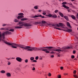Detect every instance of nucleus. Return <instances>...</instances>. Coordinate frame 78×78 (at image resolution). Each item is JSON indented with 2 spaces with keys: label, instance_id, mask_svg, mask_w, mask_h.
Returning <instances> with one entry per match:
<instances>
[{
  "label": "nucleus",
  "instance_id": "obj_1",
  "mask_svg": "<svg viewBox=\"0 0 78 78\" xmlns=\"http://www.w3.org/2000/svg\"><path fill=\"white\" fill-rule=\"evenodd\" d=\"M11 46H12L11 47L13 48H17L16 47H18L20 48H21L24 50H26L28 51H33V50L34 51H36V50H44V48H50V47H41L39 48H34L33 47H31L28 46H25L22 45L17 44H14L12 43H11Z\"/></svg>",
  "mask_w": 78,
  "mask_h": 78
},
{
  "label": "nucleus",
  "instance_id": "obj_2",
  "mask_svg": "<svg viewBox=\"0 0 78 78\" xmlns=\"http://www.w3.org/2000/svg\"><path fill=\"white\" fill-rule=\"evenodd\" d=\"M17 25H18L19 26H15V28L17 29H20V28H22L23 26L24 27H31V25L30 23H27L23 22L20 21L19 22V23H17Z\"/></svg>",
  "mask_w": 78,
  "mask_h": 78
},
{
  "label": "nucleus",
  "instance_id": "obj_3",
  "mask_svg": "<svg viewBox=\"0 0 78 78\" xmlns=\"http://www.w3.org/2000/svg\"><path fill=\"white\" fill-rule=\"evenodd\" d=\"M12 33L9 31H6L4 32L2 34V32L0 31V39H5V34H11Z\"/></svg>",
  "mask_w": 78,
  "mask_h": 78
},
{
  "label": "nucleus",
  "instance_id": "obj_4",
  "mask_svg": "<svg viewBox=\"0 0 78 78\" xmlns=\"http://www.w3.org/2000/svg\"><path fill=\"white\" fill-rule=\"evenodd\" d=\"M70 48H72V47H66L64 48H62L63 50H61L59 49H52V51H58L59 53H60L59 51H64L65 50H66V49H69Z\"/></svg>",
  "mask_w": 78,
  "mask_h": 78
},
{
  "label": "nucleus",
  "instance_id": "obj_5",
  "mask_svg": "<svg viewBox=\"0 0 78 78\" xmlns=\"http://www.w3.org/2000/svg\"><path fill=\"white\" fill-rule=\"evenodd\" d=\"M18 16H17V19L18 20L22 19V18H23L24 16H23V13H20L18 14Z\"/></svg>",
  "mask_w": 78,
  "mask_h": 78
},
{
  "label": "nucleus",
  "instance_id": "obj_6",
  "mask_svg": "<svg viewBox=\"0 0 78 78\" xmlns=\"http://www.w3.org/2000/svg\"><path fill=\"white\" fill-rule=\"evenodd\" d=\"M16 60L20 62H21L23 61V59L20 57H16Z\"/></svg>",
  "mask_w": 78,
  "mask_h": 78
},
{
  "label": "nucleus",
  "instance_id": "obj_7",
  "mask_svg": "<svg viewBox=\"0 0 78 78\" xmlns=\"http://www.w3.org/2000/svg\"><path fill=\"white\" fill-rule=\"evenodd\" d=\"M48 47H50L48 48L49 51H52V50H51V48H52L53 50H56V48L53 47L49 46Z\"/></svg>",
  "mask_w": 78,
  "mask_h": 78
},
{
  "label": "nucleus",
  "instance_id": "obj_8",
  "mask_svg": "<svg viewBox=\"0 0 78 78\" xmlns=\"http://www.w3.org/2000/svg\"><path fill=\"white\" fill-rule=\"evenodd\" d=\"M6 75L7 77V78H9V77H11V73H7L6 74Z\"/></svg>",
  "mask_w": 78,
  "mask_h": 78
},
{
  "label": "nucleus",
  "instance_id": "obj_9",
  "mask_svg": "<svg viewBox=\"0 0 78 78\" xmlns=\"http://www.w3.org/2000/svg\"><path fill=\"white\" fill-rule=\"evenodd\" d=\"M65 31H67L68 33H70L72 31V29H68L67 30H64Z\"/></svg>",
  "mask_w": 78,
  "mask_h": 78
},
{
  "label": "nucleus",
  "instance_id": "obj_10",
  "mask_svg": "<svg viewBox=\"0 0 78 78\" xmlns=\"http://www.w3.org/2000/svg\"><path fill=\"white\" fill-rule=\"evenodd\" d=\"M8 28L7 27H2L0 29V30H9Z\"/></svg>",
  "mask_w": 78,
  "mask_h": 78
},
{
  "label": "nucleus",
  "instance_id": "obj_11",
  "mask_svg": "<svg viewBox=\"0 0 78 78\" xmlns=\"http://www.w3.org/2000/svg\"><path fill=\"white\" fill-rule=\"evenodd\" d=\"M41 22L39 21H35L34 22V24L35 25H37V24H41Z\"/></svg>",
  "mask_w": 78,
  "mask_h": 78
},
{
  "label": "nucleus",
  "instance_id": "obj_12",
  "mask_svg": "<svg viewBox=\"0 0 78 78\" xmlns=\"http://www.w3.org/2000/svg\"><path fill=\"white\" fill-rule=\"evenodd\" d=\"M59 27H61L62 28H64V25L61 23H59Z\"/></svg>",
  "mask_w": 78,
  "mask_h": 78
},
{
  "label": "nucleus",
  "instance_id": "obj_13",
  "mask_svg": "<svg viewBox=\"0 0 78 78\" xmlns=\"http://www.w3.org/2000/svg\"><path fill=\"white\" fill-rule=\"evenodd\" d=\"M7 28H8L9 30H7V31H11L12 32H14V29H9V27H8Z\"/></svg>",
  "mask_w": 78,
  "mask_h": 78
},
{
  "label": "nucleus",
  "instance_id": "obj_14",
  "mask_svg": "<svg viewBox=\"0 0 78 78\" xmlns=\"http://www.w3.org/2000/svg\"><path fill=\"white\" fill-rule=\"evenodd\" d=\"M63 17L64 18V19H66V20L67 21H69V17L67 16H64Z\"/></svg>",
  "mask_w": 78,
  "mask_h": 78
},
{
  "label": "nucleus",
  "instance_id": "obj_15",
  "mask_svg": "<svg viewBox=\"0 0 78 78\" xmlns=\"http://www.w3.org/2000/svg\"><path fill=\"white\" fill-rule=\"evenodd\" d=\"M52 27H59V24H54L52 25Z\"/></svg>",
  "mask_w": 78,
  "mask_h": 78
},
{
  "label": "nucleus",
  "instance_id": "obj_16",
  "mask_svg": "<svg viewBox=\"0 0 78 78\" xmlns=\"http://www.w3.org/2000/svg\"><path fill=\"white\" fill-rule=\"evenodd\" d=\"M28 20V19L27 18H23L21 19V21H24V20Z\"/></svg>",
  "mask_w": 78,
  "mask_h": 78
},
{
  "label": "nucleus",
  "instance_id": "obj_17",
  "mask_svg": "<svg viewBox=\"0 0 78 78\" xmlns=\"http://www.w3.org/2000/svg\"><path fill=\"white\" fill-rule=\"evenodd\" d=\"M67 26H68V27H69V28H72V27L70 26V23H69V22H67Z\"/></svg>",
  "mask_w": 78,
  "mask_h": 78
},
{
  "label": "nucleus",
  "instance_id": "obj_18",
  "mask_svg": "<svg viewBox=\"0 0 78 78\" xmlns=\"http://www.w3.org/2000/svg\"><path fill=\"white\" fill-rule=\"evenodd\" d=\"M38 8H39V5H35L34 6V8L35 9H38Z\"/></svg>",
  "mask_w": 78,
  "mask_h": 78
},
{
  "label": "nucleus",
  "instance_id": "obj_19",
  "mask_svg": "<svg viewBox=\"0 0 78 78\" xmlns=\"http://www.w3.org/2000/svg\"><path fill=\"white\" fill-rule=\"evenodd\" d=\"M62 6H63V7H64L65 8H66V9H69V7L67 6H66V5H64Z\"/></svg>",
  "mask_w": 78,
  "mask_h": 78
},
{
  "label": "nucleus",
  "instance_id": "obj_20",
  "mask_svg": "<svg viewBox=\"0 0 78 78\" xmlns=\"http://www.w3.org/2000/svg\"><path fill=\"white\" fill-rule=\"evenodd\" d=\"M73 76L74 78H78V75L75 74H73Z\"/></svg>",
  "mask_w": 78,
  "mask_h": 78
},
{
  "label": "nucleus",
  "instance_id": "obj_21",
  "mask_svg": "<svg viewBox=\"0 0 78 78\" xmlns=\"http://www.w3.org/2000/svg\"><path fill=\"white\" fill-rule=\"evenodd\" d=\"M59 14L60 16H61V17H64V15L61 12H59Z\"/></svg>",
  "mask_w": 78,
  "mask_h": 78
},
{
  "label": "nucleus",
  "instance_id": "obj_22",
  "mask_svg": "<svg viewBox=\"0 0 78 78\" xmlns=\"http://www.w3.org/2000/svg\"><path fill=\"white\" fill-rule=\"evenodd\" d=\"M0 72L2 73H5V70H2L0 71Z\"/></svg>",
  "mask_w": 78,
  "mask_h": 78
},
{
  "label": "nucleus",
  "instance_id": "obj_23",
  "mask_svg": "<svg viewBox=\"0 0 78 78\" xmlns=\"http://www.w3.org/2000/svg\"><path fill=\"white\" fill-rule=\"evenodd\" d=\"M52 17H53L54 18H56L57 17V16H56V15H52Z\"/></svg>",
  "mask_w": 78,
  "mask_h": 78
},
{
  "label": "nucleus",
  "instance_id": "obj_24",
  "mask_svg": "<svg viewBox=\"0 0 78 78\" xmlns=\"http://www.w3.org/2000/svg\"><path fill=\"white\" fill-rule=\"evenodd\" d=\"M14 22H19V20H18L17 19H15L14 20Z\"/></svg>",
  "mask_w": 78,
  "mask_h": 78
},
{
  "label": "nucleus",
  "instance_id": "obj_25",
  "mask_svg": "<svg viewBox=\"0 0 78 78\" xmlns=\"http://www.w3.org/2000/svg\"><path fill=\"white\" fill-rule=\"evenodd\" d=\"M34 57H32L30 58V60L31 61H33V60H34Z\"/></svg>",
  "mask_w": 78,
  "mask_h": 78
},
{
  "label": "nucleus",
  "instance_id": "obj_26",
  "mask_svg": "<svg viewBox=\"0 0 78 78\" xmlns=\"http://www.w3.org/2000/svg\"><path fill=\"white\" fill-rule=\"evenodd\" d=\"M58 78H61V75L59 74L57 76Z\"/></svg>",
  "mask_w": 78,
  "mask_h": 78
},
{
  "label": "nucleus",
  "instance_id": "obj_27",
  "mask_svg": "<svg viewBox=\"0 0 78 78\" xmlns=\"http://www.w3.org/2000/svg\"><path fill=\"white\" fill-rule=\"evenodd\" d=\"M25 63H28V59H26L25 60Z\"/></svg>",
  "mask_w": 78,
  "mask_h": 78
},
{
  "label": "nucleus",
  "instance_id": "obj_28",
  "mask_svg": "<svg viewBox=\"0 0 78 78\" xmlns=\"http://www.w3.org/2000/svg\"><path fill=\"white\" fill-rule=\"evenodd\" d=\"M71 17L72 18V19H75V16L73 15H72L71 16Z\"/></svg>",
  "mask_w": 78,
  "mask_h": 78
},
{
  "label": "nucleus",
  "instance_id": "obj_29",
  "mask_svg": "<svg viewBox=\"0 0 78 78\" xmlns=\"http://www.w3.org/2000/svg\"><path fill=\"white\" fill-rule=\"evenodd\" d=\"M73 73L74 74H75L76 73V70H74L73 71Z\"/></svg>",
  "mask_w": 78,
  "mask_h": 78
},
{
  "label": "nucleus",
  "instance_id": "obj_30",
  "mask_svg": "<svg viewBox=\"0 0 78 78\" xmlns=\"http://www.w3.org/2000/svg\"><path fill=\"white\" fill-rule=\"evenodd\" d=\"M42 14L43 15H45L46 14V12L45 11H44L43 12V13H42Z\"/></svg>",
  "mask_w": 78,
  "mask_h": 78
},
{
  "label": "nucleus",
  "instance_id": "obj_31",
  "mask_svg": "<svg viewBox=\"0 0 78 78\" xmlns=\"http://www.w3.org/2000/svg\"><path fill=\"white\" fill-rule=\"evenodd\" d=\"M41 23H46V22H45V21L44 20L42 21Z\"/></svg>",
  "mask_w": 78,
  "mask_h": 78
},
{
  "label": "nucleus",
  "instance_id": "obj_32",
  "mask_svg": "<svg viewBox=\"0 0 78 78\" xmlns=\"http://www.w3.org/2000/svg\"><path fill=\"white\" fill-rule=\"evenodd\" d=\"M71 57L72 59H74V58H75V56L73 55H71Z\"/></svg>",
  "mask_w": 78,
  "mask_h": 78
},
{
  "label": "nucleus",
  "instance_id": "obj_33",
  "mask_svg": "<svg viewBox=\"0 0 78 78\" xmlns=\"http://www.w3.org/2000/svg\"><path fill=\"white\" fill-rule=\"evenodd\" d=\"M67 2H64L62 3V5H66Z\"/></svg>",
  "mask_w": 78,
  "mask_h": 78
},
{
  "label": "nucleus",
  "instance_id": "obj_34",
  "mask_svg": "<svg viewBox=\"0 0 78 78\" xmlns=\"http://www.w3.org/2000/svg\"><path fill=\"white\" fill-rule=\"evenodd\" d=\"M48 17H52V15H51V14H49L48 15Z\"/></svg>",
  "mask_w": 78,
  "mask_h": 78
},
{
  "label": "nucleus",
  "instance_id": "obj_35",
  "mask_svg": "<svg viewBox=\"0 0 78 78\" xmlns=\"http://www.w3.org/2000/svg\"><path fill=\"white\" fill-rule=\"evenodd\" d=\"M48 51V49H44L42 50V51H44V52H45V51Z\"/></svg>",
  "mask_w": 78,
  "mask_h": 78
},
{
  "label": "nucleus",
  "instance_id": "obj_36",
  "mask_svg": "<svg viewBox=\"0 0 78 78\" xmlns=\"http://www.w3.org/2000/svg\"><path fill=\"white\" fill-rule=\"evenodd\" d=\"M6 25H7V24L4 23L2 25V27H5V26H6Z\"/></svg>",
  "mask_w": 78,
  "mask_h": 78
},
{
  "label": "nucleus",
  "instance_id": "obj_37",
  "mask_svg": "<svg viewBox=\"0 0 78 78\" xmlns=\"http://www.w3.org/2000/svg\"><path fill=\"white\" fill-rule=\"evenodd\" d=\"M36 17H39V16H38H38L35 15V16L33 17V18H36Z\"/></svg>",
  "mask_w": 78,
  "mask_h": 78
},
{
  "label": "nucleus",
  "instance_id": "obj_38",
  "mask_svg": "<svg viewBox=\"0 0 78 78\" xmlns=\"http://www.w3.org/2000/svg\"><path fill=\"white\" fill-rule=\"evenodd\" d=\"M39 59V56H37L35 57V59L36 60H37Z\"/></svg>",
  "mask_w": 78,
  "mask_h": 78
},
{
  "label": "nucleus",
  "instance_id": "obj_39",
  "mask_svg": "<svg viewBox=\"0 0 78 78\" xmlns=\"http://www.w3.org/2000/svg\"><path fill=\"white\" fill-rule=\"evenodd\" d=\"M48 76H51V73H49L48 74Z\"/></svg>",
  "mask_w": 78,
  "mask_h": 78
},
{
  "label": "nucleus",
  "instance_id": "obj_40",
  "mask_svg": "<svg viewBox=\"0 0 78 78\" xmlns=\"http://www.w3.org/2000/svg\"><path fill=\"white\" fill-rule=\"evenodd\" d=\"M57 55L58 57H61V55L59 53H57Z\"/></svg>",
  "mask_w": 78,
  "mask_h": 78
},
{
  "label": "nucleus",
  "instance_id": "obj_41",
  "mask_svg": "<svg viewBox=\"0 0 78 78\" xmlns=\"http://www.w3.org/2000/svg\"><path fill=\"white\" fill-rule=\"evenodd\" d=\"M54 28H56V29H57V30H61V29L59 28H58L57 27H54Z\"/></svg>",
  "mask_w": 78,
  "mask_h": 78
},
{
  "label": "nucleus",
  "instance_id": "obj_42",
  "mask_svg": "<svg viewBox=\"0 0 78 78\" xmlns=\"http://www.w3.org/2000/svg\"><path fill=\"white\" fill-rule=\"evenodd\" d=\"M57 12H58V10H55V13H57Z\"/></svg>",
  "mask_w": 78,
  "mask_h": 78
},
{
  "label": "nucleus",
  "instance_id": "obj_43",
  "mask_svg": "<svg viewBox=\"0 0 78 78\" xmlns=\"http://www.w3.org/2000/svg\"><path fill=\"white\" fill-rule=\"evenodd\" d=\"M33 62H37V60H34L33 61Z\"/></svg>",
  "mask_w": 78,
  "mask_h": 78
},
{
  "label": "nucleus",
  "instance_id": "obj_44",
  "mask_svg": "<svg viewBox=\"0 0 78 78\" xmlns=\"http://www.w3.org/2000/svg\"><path fill=\"white\" fill-rule=\"evenodd\" d=\"M51 54H55V52L53 51H52L51 52Z\"/></svg>",
  "mask_w": 78,
  "mask_h": 78
},
{
  "label": "nucleus",
  "instance_id": "obj_45",
  "mask_svg": "<svg viewBox=\"0 0 78 78\" xmlns=\"http://www.w3.org/2000/svg\"><path fill=\"white\" fill-rule=\"evenodd\" d=\"M54 56L53 55H51V57L52 58H53V57H54Z\"/></svg>",
  "mask_w": 78,
  "mask_h": 78
},
{
  "label": "nucleus",
  "instance_id": "obj_46",
  "mask_svg": "<svg viewBox=\"0 0 78 78\" xmlns=\"http://www.w3.org/2000/svg\"><path fill=\"white\" fill-rule=\"evenodd\" d=\"M45 53H50V51H45Z\"/></svg>",
  "mask_w": 78,
  "mask_h": 78
},
{
  "label": "nucleus",
  "instance_id": "obj_47",
  "mask_svg": "<svg viewBox=\"0 0 78 78\" xmlns=\"http://www.w3.org/2000/svg\"><path fill=\"white\" fill-rule=\"evenodd\" d=\"M76 17L77 18V19H78V13L77 14V15L76 16Z\"/></svg>",
  "mask_w": 78,
  "mask_h": 78
},
{
  "label": "nucleus",
  "instance_id": "obj_48",
  "mask_svg": "<svg viewBox=\"0 0 78 78\" xmlns=\"http://www.w3.org/2000/svg\"><path fill=\"white\" fill-rule=\"evenodd\" d=\"M73 54H75L76 53V51H73Z\"/></svg>",
  "mask_w": 78,
  "mask_h": 78
},
{
  "label": "nucleus",
  "instance_id": "obj_49",
  "mask_svg": "<svg viewBox=\"0 0 78 78\" xmlns=\"http://www.w3.org/2000/svg\"><path fill=\"white\" fill-rule=\"evenodd\" d=\"M35 68L34 67H33V69H32V70H35Z\"/></svg>",
  "mask_w": 78,
  "mask_h": 78
},
{
  "label": "nucleus",
  "instance_id": "obj_50",
  "mask_svg": "<svg viewBox=\"0 0 78 78\" xmlns=\"http://www.w3.org/2000/svg\"><path fill=\"white\" fill-rule=\"evenodd\" d=\"M68 75V73H64V75Z\"/></svg>",
  "mask_w": 78,
  "mask_h": 78
},
{
  "label": "nucleus",
  "instance_id": "obj_51",
  "mask_svg": "<svg viewBox=\"0 0 78 78\" xmlns=\"http://www.w3.org/2000/svg\"><path fill=\"white\" fill-rule=\"evenodd\" d=\"M32 66L33 67H34V66H35V64H32Z\"/></svg>",
  "mask_w": 78,
  "mask_h": 78
},
{
  "label": "nucleus",
  "instance_id": "obj_52",
  "mask_svg": "<svg viewBox=\"0 0 78 78\" xmlns=\"http://www.w3.org/2000/svg\"><path fill=\"white\" fill-rule=\"evenodd\" d=\"M41 11H42V10H39L38 11L39 12H40Z\"/></svg>",
  "mask_w": 78,
  "mask_h": 78
},
{
  "label": "nucleus",
  "instance_id": "obj_53",
  "mask_svg": "<svg viewBox=\"0 0 78 78\" xmlns=\"http://www.w3.org/2000/svg\"><path fill=\"white\" fill-rule=\"evenodd\" d=\"M40 60H42V57H40L39 58Z\"/></svg>",
  "mask_w": 78,
  "mask_h": 78
},
{
  "label": "nucleus",
  "instance_id": "obj_54",
  "mask_svg": "<svg viewBox=\"0 0 78 78\" xmlns=\"http://www.w3.org/2000/svg\"><path fill=\"white\" fill-rule=\"evenodd\" d=\"M48 25H49V27H50V25H51V24H49V23H48L47 24Z\"/></svg>",
  "mask_w": 78,
  "mask_h": 78
},
{
  "label": "nucleus",
  "instance_id": "obj_55",
  "mask_svg": "<svg viewBox=\"0 0 78 78\" xmlns=\"http://www.w3.org/2000/svg\"><path fill=\"white\" fill-rule=\"evenodd\" d=\"M60 69H61V70H62V69H63V67H61Z\"/></svg>",
  "mask_w": 78,
  "mask_h": 78
},
{
  "label": "nucleus",
  "instance_id": "obj_56",
  "mask_svg": "<svg viewBox=\"0 0 78 78\" xmlns=\"http://www.w3.org/2000/svg\"><path fill=\"white\" fill-rule=\"evenodd\" d=\"M8 64V65H10V64H11V62H9Z\"/></svg>",
  "mask_w": 78,
  "mask_h": 78
},
{
  "label": "nucleus",
  "instance_id": "obj_57",
  "mask_svg": "<svg viewBox=\"0 0 78 78\" xmlns=\"http://www.w3.org/2000/svg\"><path fill=\"white\" fill-rule=\"evenodd\" d=\"M38 17H42V15H38Z\"/></svg>",
  "mask_w": 78,
  "mask_h": 78
},
{
  "label": "nucleus",
  "instance_id": "obj_58",
  "mask_svg": "<svg viewBox=\"0 0 78 78\" xmlns=\"http://www.w3.org/2000/svg\"><path fill=\"white\" fill-rule=\"evenodd\" d=\"M6 59H7V60H9V59H10V58H6Z\"/></svg>",
  "mask_w": 78,
  "mask_h": 78
},
{
  "label": "nucleus",
  "instance_id": "obj_59",
  "mask_svg": "<svg viewBox=\"0 0 78 78\" xmlns=\"http://www.w3.org/2000/svg\"><path fill=\"white\" fill-rule=\"evenodd\" d=\"M68 12H70V10H69V9H68Z\"/></svg>",
  "mask_w": 78,
  "mask_h": 78
},
{
  "label": "nucleus",
  "instance_id": "obj_60",
  "mask_svg": "<svg viewBox=\"0 0 78 78\" xmlns=\"http://www.w3.org/2000/svg\"><path fill=\"white\" fill-rule=\"evenodd\" d=\"M69 5H72V3H68Z\"/></svg>",
  "mask_w": 78,
  "mask_h": 78
},
{
  "label": "nucleus",
  "instance_id": "obj_61",
  "mask_svg": "<svg viewBox=\"0 0 78 78\" xmlns=\"http://www.w3.org/2000/svg\"><path fill=\"white\" fill-rule=\"evenodd\" d=\"M42 18H45V17L44 16H41Z\"/></svg>",
  "mask_w": 78,
  "mask_h": 78
},
{
  "label": "nucleus",
  "instance_id": "obj_62",
  "mask_svg": "<svg viewBox=\"0 0 78 78\" xmlns=\"http://www.w3.org/2000/svg\"><path fill=\"white\" fill-rule=\"evenodd\" d=\"M74 60H76V61H77V60H78V59L76 58H75L74 59Z\"/></svg>",
  "mask_w": 78,
  "mask_h": 78
},
{
  "label": "nucleus",
  "instance_id": "obj_63",
  "mask_svg": "<svg viewBox=\"0 0 78 78\" xmlns=\"http://www.w3.org/2000/svg\"><path fill=\"white\" fill-rule=\"evenodd\" d=\"M75 0H71L72 2H73V1H75Z\"/></svg>",
  "mask_w": 78,
  "mask_h": 78
},
{
  "label": "nucleus",
  "instance_id": "obj_64",
  "mask_svg": "<svg viewBox=\"0 0 78 78\" xmlns=\"http://www.w3.org/2000/svg\"><path fill=\"white\" fill-rule=\"evenodd\" d=\"M12 59H15V58H12Z\"/></svg>",
  "mask_w": 78,
  "mask_h": 78
}]
</instances>
